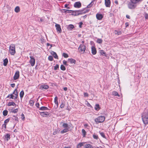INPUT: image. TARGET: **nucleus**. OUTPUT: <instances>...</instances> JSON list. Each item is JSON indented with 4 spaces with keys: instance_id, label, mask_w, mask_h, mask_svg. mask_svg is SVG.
<instances>
[{
    "instance_id": "18",
    "label": "nucleus",
    "mask_w": 148,
    "mask_h": 148,
    "mask_svg": "<svg viewBox=\"0 0 148 148\" xmlns=\"http://www.w3.org/2000/svg\"><path fill=\"white\" fill-rule=\"evenodd\" d=\"M143 0H131V1L133 3L137 4L141 2Z\"/></svg>"
},
{
    "instance_id": "52",
    "label": "nucleus",
    "mask_w": 148,
    "mask_h": 148,
    "mask_svg": "<svg viewBox=\"0 0 148 148\" xmlns=\"http://www.w3.org/2000/svg\"><path fill=\"white\" fill-rule=\"evenodd\" d=\"M6 124L4 123V124H3L2 125V126L5 129H6Z\"/></svg>"
},
{
    "instance_id": "50",
    "label": "nucleus",
    "mask_w": 148,
    "mask_h": 148,
    "mask_svg": "<svg viewBox=\"0 0 148 148\" xmlns=\"http://www.w3.org/2000/svg\"><path fill=\"white\" fill-rule=\"evenodd\" d=\"M63 64H64L65 65H67V61L65 60H64L63 61Z\"/></svg>"
},
{
    "instance_id": "21",
    "label": "nucleus",
    "mask_w": 148,
    "mask_h": 148,
    "mask_svg": "<svg viewBox=\"0 0 148 148\" xmlns=\"http://www.w3.org/2000/svg\"><path fill=\"white\" fill-rule=\"evenodd\" d=\"M85 148H93L92 146L89 144H86L84 145Z\"/></svg>"
},
{
    "instance_id": "27",
    "label": "nucleus",
    "mask_w": 148,
    "mask_h": 148,
    "mask_svg": "<svg viewBox=\"0 0 148 148\" xmlns=\"http://www.w3.org/2000/svg\"><path fill=\"white\" fill-rule=\"evenodd\" d=\"M95 109L97 111H98L100 109L99 105L98 104H97L95 105Z\"/></svg>"
},
{
    "instance_id": "64",
    "label": "nucleus",
    "mask_w": 148,
    "mask_h": 148,
    "mask_svg": "<svg viewBox=\"0 0 148 148\" xmlns=\"http://www.w3.org/2000/svg\"><path fill=\"white\" fill-rule=\"evenodd\" d=\"M88 126V125L87 124H85L84 125V126L85 127H87Z\"/></svg>"
},
{
    "instance_id": "23",
    "label": "nucleus",
    "mask_w": 148,
    "mask_h": 148,
    "mask_svg": "<svg viewBox=\"0 0 148 148\" xmlns=\"http://www.w3.org/2000/svg\"><path fill=\"white\" fill-rule=\"evenodd\" d=\"M51 54L53 56L54 58L56 59H58V56L56 52L52 51L51 52Z\"/></svg>"
},
{
    "instance_id": "58",
    "label": "nucleus",
    "mask_w": 148,
    "mask_h": 148,
    "mask_svg": "<svg viewBox=\"0 0 148 148\" xmlns=\"http://www.w3.org/2000/svg\"><path fill=\"white\" fill-rule=\"evenodd\" d=\"M126 17L127 18H128V19L130 18V16L129 15H126Z\"/></svg>"
},
{
    "instance_id": "4",
    "label": "nucleus",
    "mask_w": 148,
    "mask_h": 148,
    "mask_svg": "<svg viewBox=\"0 0 148 148\" xmlns=\"http://www.w3.org/2000/svg\"><path fill=\"white\" fill-rule=\"evenodd\" d=\"M9 52L12 55H14L16 53L15 46L14 45L11 44L9 47Z\"/></svg>"
},
{
    "instance_id": "9",
    "label": "nucleus",
    "mask_w": 148,
    "mask_h": 148,
    "mask_svg": "<svg viewBox=\"0 0 148 148\" xmlns=\"http://www.w3.org/2000/svg\"><path fill=\"white\" fill-rule=\"evenodd\" d=\"M19 77V72L18 71L16 72L14 76V80H16L18 79Z\"/></svg>"
},
{
    "instance_id": "10",
    "label": "nucleus",
    "mask_w": 148,
    "mask_h": 148,
    "mask_svg": "<svg viewBox=\"0 0 148 148\" xmlns=\"http://www.w3.org/2000/svg\"><path fill=\"white\" fill-rule=\"evenodd\" d=\"M105 5L106 7H110V0H105Z\"/></svg>"
},
{
    "instance_id": "2",
    "label": "nucleus",
    "mask_w": 148,
    "mask_h": 148,
    "mask_svg": "<svg viewBox=\"0 0 148 148\" xmlns=\"http://www.w3.org/2000/svg\"><path fill=\"white\" fill-rule=\"evenodd\" d=\"M62 127L64 129L61 131L60 132L62 134L68 132L71 127V125L66 123H64L62 124Z\"/></svg>"
},
{
    "instance_id": "45",
    "label": "nucleus",
    "mask_w": 148,
    "mask_h": 148,
    "mask_svg": "<svg viewBox=\"0 0 148 148\" xmlns=\"http://www.w3.org/2000/svg\"><path fill=\"white\" fill-rule=\"evenodd\" d=\"M64 10L65 11L64 12L66 13H71V10Z\"/></svg>"
},
{
    "instance_id": "22",
    "label": "nucleus",
    "mask_w": 148,
    "mask_h": 148,
    "mask_svg": "<svg viewBox=\"0 0 148 148\" xmlns=\"http://www.w3.org/2000/svg\"><path fill=\"white\" fill-rule=\"evenodd\" d=\"M15 105V104L13 102H10L8 104V106H14Z\"/></svg>"
},
{
    "instance_id": "43",
    "label": "nucleus",
    "mask_w": 148,
    "mask_h": 148,
    "mask_svg": "<svg viewBox=\"0 0 148 148\" xmlns=\"http://www.w3.org/2000/svg\"><path fill=\"white\" fill-rule=\"evenodd\" d=\"M100 134L101 135V136L103 138H105V134L103 132H99Z\"/></svg>"
},
{
    "instance_id": "8",
    "label": "nucleus",
    "mask_w": 148,
    "mask_h": 148,
    "mask_svg": "<svg viewBox=\"0 0 148 148\" xmlns=\"http://www.w3.org/2000/svg\"><path fill=\"white\" fill-rule=\"evenodd\" d=\"M30 59L29 61V62L31 66H33L35 63V59L32 56H30Z\"/></svg>"
},
{
    "instance_id": "41",
    "label": "nucleus",
    "mask_w": 148,
    "mask_h": 148,
    "mask_svg": "<svg viewBox=\"0 0 148 148\" xmlns=\"http://www.w3.org/2000/svg\"><path fill=\"white\" fill-rule=\"evenodd\" d=\"M62 56L65 58H67L69 56L68 55L65 53H63Z\"/></svg>"
},
{
    "instance_id": "33",
    "label": "nucleus",
    "mask_w": 148,
    "mask_h": 148,
    "mask_svg": "<svg viewBox=\"0 0 148 148\" xmlns=\"http://www.w3.org/2000/svg\"><path fill=\"white\" fill-rule=\"evenodd\" d=\"M54 102L57 105H58V97L57 96H56L54 98Z\"/></svg>"
},
{
    "instance_id": "14",
    "label": "nucleus",
    "mask_w": 148,
    "mask_h": 148,
    "mask_svg": "<svg viewBox=\"0 0 148 148\" xmlns=\"http://www.w3.org/2000/svg\"><path fill=\"white\" fill-rule=\"evenodd\" d=\"M68 62H70L72 64H75L76 62V61L75 60L72 58L68 59Z\"/></svg>"
},
{
    "instance_id": "11",
    "label": "nucleus",
    "mask_w": 148,
    "mask_h": 148,
    "mask_svg": "<svg viewBox=\"0 0 148 148\" xmlns=\"http://www.w3.org/2000/svg\"><path fill=\"white\" fill-rule=\"evenodd\" d=\"M55 27L57 32H58L59 33H60L61 32V29L60 25L59 24H56L55 25Z\"/></svg>"
},
{
    "instance_id": "32",
    "label": "nucleus",
    "mask_w": 148,
    "mask_h": 148,
    "mask_svg": "<svg viewBox=\"0 0 148 148\" xmlns=\"http://www.w3.org/2000/svg\"><path fill=\"white\" fill-rule=\"evenodd\" d=\"M114 33L115 34H117L118 35L121 34V31H118L117 30H115L114 31Z\"/></svg>"
},
{
    "instance_id": "31",
    "label": "nucleus",
    "mask_w": 148,
    "mask_h": 148,
    "mask_svg": "<svg viewBox=\"0 0 148 148\" xmlns=\"http://www.w3.org/2000/svg\"><path fill=\"white\" fill-rule=\"evenodd\" d=\"M82 135L83 136V137H85L86 135V132L85 130L84 129H82Z\"/></svg>"
},
{
    "instance_id": "19",
    "label": "nucleus",
    "mask_w": 148,
    "mask_h": 148,
    "mask_svg": "<svg viewBox=\"0 0 148 148\" xmlns=\"http://www.w3.org/2000/svg\"><path fill=\"white\" fill-rule=\"evenodd\" d=\"M40 87V88H41V89H47L49 88V86L47 85H43L41 86Z\"/></svg>"
},
{
    "instance_id": "15",
    "label": "nucleus",
    "mask_w": 148,
    "mask_h": 148,
    "mask_svg": "<svg viewBox=\"0 0 148 148\" xmlns=\"http://www.w3.org/2000/svg\"><path fill=\"white\" fill-rule=\"evenodd\" d=\"M40 115L43 117H46L47 116L49 115V113L47 112H40Z\"/></svg>"
},
{
    "instance_id": "47",
    "label": "nucleus",
    "mask_w": 148,
    "mask_h": 148,
    "mask_svg": "<svg viewBox=\"0 0 148 148\" xmlns=\"http://www.w3.org/2000/svg\"><path fill=\"white\" fill-rule=\"evenodd\" d=\"M64 106H65V104L64 103H62L60 105V107L61 108H63L64 107Z\"/></svg>"
},
{
    "instance_id": "30",
    "label": "nucleus",
    "mask_w": 148,
    "mask_h": 148,
    "mask_svg": "<svg viewBox=\"0 0 148 148\" xmlns=\"http://www.w3.org/2000/svg\"><path fill=\"white\" fill-rule=\"evenodd\" d=\"M15 11L16 12L18 13L20 11V8L18 6H16L15 8L14 9Z\"/></svg>"
},
{
    "instance_id": "25",
    "label": "nucleus",
    "mask_w": 148,
    "mask_h": 148,
    "mask_svg": "<svg viewBox=\"0 0 148 148\" xmlns=\"http://www.w3.org/2000/svg\"><path fill=\"white\" fill-rule=\"evenodd\" d=\"M112 95L115 96H117L119 97V95L118 94V92L115 91H113L112 93Z\"/></svg>"
},
{
    "instance_id": "16",
    "label": "nucleus",
    "mask_w": 148,
    "mask_h": 148,
    "mask_svg": "<svg viewBox=\"0 0 148 148\" xmlns=\"http://www.w3.org/2000/svg\"><path fill=\"white\" fill-rule=\"evenodd\" d=\"M74 7L76 8H80L81 5V3L79 2H75L74 4Z\"/></svg>"
},
{
    "instance_id": "48",
    "label": "nucleus",
    "mask_w": 148,
    "mask_h": 148,
    "mask_svg": "<svg viewBox=\"0 0 148 148\" xmlns=\"http://www.w3.org/2000/svg\"><path fill=\"white\" fill-rule=\"evenodd\" d=\"M18 109H16L13 110H12V112L14 113H16L18 112Z\"/></svg>"
},
{
    "instance_id": "55",
    "label": "nucleus",
    "mask_w": 148,
    "mask_h": 148,
    "mask_svg": "<svg viewBox=\"0 0 148 148\" xmlns=\"http://www.w3.org/2000/svg\"><path fill=\"white\" fill-rule=\"evenodd\" d=\"M83 24V23L82 22H81L79 23V27L80 28L82 27V25Z\"/></svg>"
},
{
    "instance_id": "36",
    "label": "nucleus",
    "mask_w": 148,
    "mask_h": 148,
    "mask_svg": "<svg viewBox=\"0 0 148 148\" xmlns=\"http://www.w3.org/2000/svg\"><path fill=\"white\" fill-rule=\"evenodd\" d=\"M24 95V91L23 90L21 91L20 92V97L21 98H22L23 97Z\"/></svg>"
},
{
    "instance_id": "35",
    "label": "nucleus",
    "mask_w": 148,
    "mask_h": 148,
    "mask_svg": "<svg viewBox=\"0 0 148 148\" xmlns=\"http://www.w3.org/2000/svg\"><path fill=\"white\" fill-rule=\"evenodd\" d=\"M74 28V26L72 25H69L68 29L70 30H71Z\"/></svg>"
},
{
    "instance_id": "40",
    "label": "nucleus",
    "mask_w": 148,
    "mask_h": 148,
    "mask_svg": "<svg viewBox=\"0 0 148 148\" xmlns=\"http://www.w3.org/2000/svg\"><path fill=\"white\" fill-rule=\"evenodd\" d=\"M48 60L50 61H52L53 59V57L51 56H49L48 57Z\"/></svg>"
},
{
    "instance_id": "39",
    "label": "nucleus",
    "mask_w": 148,
    "mask_h": 148,
    "mask_svg": "<svg viewBox=\"0 0 148 148\" xmlns=\"http://www.w3.org/2000/svg\"><path fill=\"white\" fill-rule=\"evenodd\" d=\"M97 42L99 44L101 43L102 42V40L101 39L98 38L97 40Z\"/></svg>"
},
{
    "instance_id": "24",
    "label": "nucleus",
    "mask_w": 148,
    "mask_h": 148,
    "mask_svg": "<svg viewBox=\"0 0 148 148\" xmlns=\"http://www.w3.org/2000/svg\"><path fill=\"white\" fill-rule=\"evenodd\" d=\"M99 53L103 56H106V53L104 52L103 50H100L99 51Z\"/></svg>"
},
{
    "instance_id": "29",
    "label": "nucleus",
    "mask_w": 148,
    "mask_h": 148,
    "mask_svg": "<svg viewBox=\"0 0 148 148\" xmlns=\"http://www.w3.org/2000/svg\"><path fill=\"white\" fill-rule=\"evenodd\" d=\"M48 109L47 107L44 106H42L40 108L39 110H44Z\"/></svg>"
},
{
    "instance_id": "26",
    "label": "nucleus",
    "mask_w": 148,
    "mask_h": 148,
    "mask_svg": "<svg viewBox=\"0 0 148 148\" xmlns=\"http://www.w3.org/2000/svg\"><path fill=\"white\" fill-rule=\"evenodd\" d=\"M8 60L7 58H5L3 60V65L5 66L7 65V64L8 63Z\"/></svg>"
},
{
    "instance_id": "60",
    "label": "nucleus",
    "mask_w": 148,
    "mask_h": 148,
    "mask_svg": "<svg viewBox=\"0 0 148 148\" xmlns=\"http://www.w3.org/2000/svg\"><path fill=\"white\" fill-rule=\"evenodd\" d=\"M66 109L68 110L69 111H70L71 110V108H66Z\"/></svg>"
},
{
    "instance_id": "53",
    "label": "nucleus",
    "mask_w": 148,
    "mask_h": 148,
    "mask_svg": "<svg viewBox=\"0 0 148 148\" xmlns=\"http://www.w3.org/2000/svg\"><path fill=\"white\" fill-rule=\"evenodd\" d=\"M21 118L22 119L24 120V119H25V117L24 116V115L23 114H22L21 115Z\"/></svg>"
},
{
    "instance_id": "62",
    "label": "nucleus",
    "mask_w": 148,
    "mask_h": 148,
    "mask_svg": "<svg viewBox=\"0 0 148 148\" xmlns=\"http://www.w3.org/2000/svg\"><path fill=\"white\" fill-rule=\"evenodd\" d=\"M125 25H126V27H127V26H128V23H126Z\"/></svg>"
},
{
    "instance_id": "38",
    "label": "nucleus",
    "mask_w": 148,
    "mask_h": 148,
    "mask_svg": "<svg viewBox=\"0 0 148 148\" xmlns=\"http://www.w3.org/2000/svg\"><path fill=\"white\" fill-rule=\"evenodd\" d=\"M60 69L63 71H65L66 70V68L63 65H61L60 66Z\"/></svg>"
},
{
    "instance_id": "3",
    "label": "nucleus",
    "mask_w": 148,
    "mask_h": 148,
    "mask_svg": "<svg viewBox=\"0 0 148 148\" xmlns=\"http://www.w3.org/2000/svg\"><path fill=\"white\" fill-rule=\"evenodd\" d=\"M18 96V92L17 89H16L12 94H9L7 97V98L15 100Z\"/></svg>"
},
{
    "instance_id": "17",
    "label": "nucleus",
    "mask_w": 148,
    "mask_h": 148,
    "mask_svg": "<svg viewBox=\"0 0 148 148\" xmlns=\"http://www.w3.org/2000/svg\"><path fill=\"white\" fill-rule=\"evenodd\" d=\"M86 142H82L79 143L77 146V148H79L82 146H84Z\"/></svg>"
},
{
    "instance_id": "7",
    "label": "nucleus",
    "mask_w": 148,
    "mask_h": 148,
    "mask_svg": "<svg viewBox=\"0 0 148 148\" xmlns=\"http://www.w3.org/2000/svg\"><path fill=\"white\" fill-rule=\"evenodd\" d=\"M136 4L133 3L131 1L130 3L128 4V7L130 9H134L136 6Z\"/></svg>"
},
{
    "instance_id": "63",
    "label": "nucleus",
    "mask_w": 148,
    "mask_h": 148,
    "mask_svg": "<svg viewBox=\"0 0 148 148\" xmlns=\"http://www.w3.org/2000/svg\"><path fill=\"white\" fill-rule=\"evenodd\" d=\"M68 4H66L65 5H64V7H65V8H67V6H68Z\"/></svg>"
},
{
    "instance_id": "34",
    "label": "nucleus",
    "mask_w": 148,
    "mask_h": 148,
    "mask_svg": "<svg viewBox=\"0 0 148 148\" xmlns=\"http://www.w3.org/2000/svg\"><path fill=\"white\" fill-rule=\"evenodd\" d=\"M8 113V111L7 110H4L3 112V115L5 116L7 115Z\"/></svg>"
},
{
    "instance_id": "20",
    "label": "nucleus",
    "mask_w": 148,
    "mask_h": 148,
    "mask_svg": "<svg viewBox=\"0 0 148 148\" xmlns=\"http://www.w3.org/2000/svg\"><path fill=\"white\" fill-rule=\"evenodd\" d=\"M82 11H80V10L76 11L75 12V15H79L82 14Z\"/></svg>"
},
{
    "instance_id": "54",
    "label": "nucleus",
    "mask_w": 148,
    "mask_h": 148,
    "mask_svg": "<svg viewBox=\"0 0 148 148\" xmlns=\"http://www.w3.org/2000/svg\"><path fill=\"white\" fill-rule=\"evenodd\" d=\"M145 18L146 19H148V14H145Z\"/></svg>"
},
{
    "instance_id": "44",
    "label": "nucleus",
    "mask_w": 148,
    "mask_h": 148,
    "mask_svg": "<svg viewBox=\"0 0 148 148\" xmlns=\"http://www.w3.org/2000/svg\"><path fill=\"white\" fill-rule=\"evenodd\" d=\"M93 138L95 139H97L98 138V136L97 135L95 134H93Z\"/></svg>"
},
{
    "instance_id": "56",
    "label": "nucleus",
    "mask_w": 148,
    "mask_h": 148,
    "mask_svg": "<svg viewBox=\"0 0 148 148\" xmlns=\"http://www.w3.org/2000/svg\"><path fill=\"white\" fill-rule=\"evenodd\" d=\"M36 106L38 108H39V103H37L36 104Z\"/></svg>"
},
{
    "instance_id": "42",
    "label": "nucleus",
    "mask_w": 148,
    "mask_h": 148,
    "mask_svg": "<svg viewBox=\"0 0 148 148\" xmlns=\"http://www.w3.org/2000/svg\"><path fill=\"white\" fill-rule=\"evenodd\" d=\"M59 65L58 64H56V66H54V70H57L59 68Z\"/></svg>"
},
{
    "instance_id": "51",
    "label": "nucleus",
    "mask_w": 148,
    "mask_h": 148,
    "mask_svg": "<svg viewBox=\"0 0 148 148\" xmlns=\"http://www.w3.org/2000/svg\"><path fill=\"white\" fill-rule=\"evenodd\" d=\"M14 118H13V119L15 120L16 121H18V118L17 117L15 116H13Z\"/></svg>"
},
{
    "instance_id": "57",
    "label": "nucleus",
    "mask_w": 148,
    "mask_h": 148,
    "mask_svg": "<svg viewBox=\"0 0 148 148\" xmlns=\"http://www.w3.org/2000/svg\"><path fill=\"white\" fill-rule=\"evenodd\" d=\"M15 86V84H11V86L12 87H14Z\"/></svg>"
},
{
    "instance_id": "6",
    "label": "nucleus",
    "mask_w": 148,
    "mask_h": 148,
    "mask_svg": "<svg viewBox=\"0 0 148 148\" xmlns=\"http://www.w3.org/2000/svg\"><path fill=\"white\" fill-rule=\"evenodd\" d=\"M85 46L83 44L80 45L78 48L79 51L81 53H84L85 51Z\"/></svg>"
},
{
    "instance_id": "59",
    "label": "nucleus",
    "mask_w": 148,
    "mask_h": 148,
    "mask_svg": "<svg viewBox=\"0 0 148 148\" xmlns=\"http://www.w3.org/2000/svg\"><path fill=\"white\" fill-rule=\"evenodd\" d=\"M63 89L65 91H66L67 90V87H64L63 88Z\"/></svg>"
},
{
    "instance_id": "1",
    "label": "nucleus",
    "mask_w": 148,
    "mask_h": 148,
    "mask_svg": "<svg viewBox=\"0 0 148 148\" xmlns=\"http://www.w3.org/2000/svg\"><path fill=\"white\" fill-rule=\"evenodd\" d=\"M142 118L143 121L145 124L148 123V111H145L142 114Z\"/></svg>"
},
{
    "instance_id": "13",
    "label": "nucleus",
    "mask_w": 148,
    "mask_h": 148,
    "mask_svg": "<svg viewBox=\"0 0 148 148\" xmlns=\"http://www.w3.org/2000/svg\"><path fill=\"white\" fill-rule=\"evenodd\" d=\"M97 18L98 20H101L103 18V16L102 14L97 13L96 15Z\"/></svg>"
},
{
    "instance_id": "49",
    "label": "nucleus",
    "mask_w": 148,
    "mask_h": 148,
    "mask_svg": "<svg viewBox=\"0 0 148 148\" xmlns=\"http://www.w3.org/2000/svg\"><path fill=\"white\" fill-rule=\"evenodd\" d=\"M84 97H88V94L87 92H84Z\"/></svg>"
},
{
    "instance_id": "5",
    "label": "nucleus",
    "mask_w": 148,
    "mask_h": 148,
    "mask_svg": "<svg viewBox=\"0 0 148 148\" xmlns=\"http://www.w3.org/2000/svg\"><path fill=\"white\" fill-rule=\"evenodd\" d=\"M105 120V117L103 116H101L95 119V121L96 123H98L103 122Z\"/></svg>"
},
{
    "instance_id": "61",
    "label": "nucleus",
    "mask_w": 148,
    "mask_h": 148,
    "mask_svg": "<svg viewBox=\"0 0 148 148\" xmlns=\"http://www.w3.org/2000/svg\"><path fill=\"white\" fill-rule=\"evenodd\" d=\"M57 133H56V132H54L53 133V134L54 135H55Z\"/></svg>"
},
{
    "instance_id": "28",
    "label": "nucleus",
    "mask_w": 148,
    "mask_h": 148,
    "mask_svg": "<svg viewBox=\"0 0 148 148\" xmlns=\"http://www.w3.org/2000/svg\"><path fill=\"white\" fill-rule=\"evenodd\" d=\"M10 135L9 134H7L5 136V138L8 141L10 138Z\"/></svg>"
},
{
    "instance_id": "12",
    "label": "nucleus",
    "mask_w": 148,
    "mask_h": 148,
    "mask_svg": "<svg viewBox=\"0 0 148 148\" xmlns=\"http://www.w3.org/2000/svg\"><path fill=\"white\" fill-rule=\"evenodd\" d=\"M92 53L93 55H95L96 54L97 51L96 48L94 46H92L91 47Z\"/></svg>"
},
{
    "instance_id": "46",
    "label": "nucleus",
    "mask_w": 148,
    "mask_h": 148,
    "mask_svg": "<svg viewBox=\"0 0 148 148\" xmlns=\"http://www.w3.org/2000/svg\"><path fill=\"white\" fill-rule=\"evenodd\" d=\"M9 121H10V119H6V120H5V121L4 122V123H5V124H6L8 123Z\"/></svg>"
},
{
    "instance_id": "37",
    "label": "nucleus",
    "mask_w": 148,
    "mask_h": 148,
    "mask_svg": "<svg viewBox=\"0 0 148 148\" xmlns=\"http://www.w3.org/2000/svg\"><path fill=\"white\" fill-rule=\"evenodd\" d=\"M34 101L33 100H30L29 101V103L31 106H33L34 105Z\"/></svg>"
}]
</instances>
